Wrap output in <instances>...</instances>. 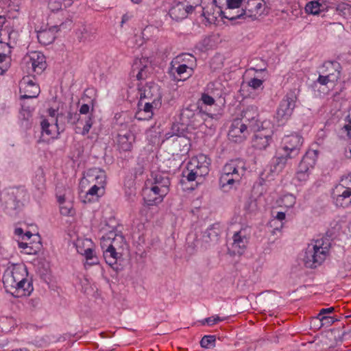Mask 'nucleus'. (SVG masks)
<instances>
[{
    "mask_svg": "<svg viewBox=\"0 0 351 351\" xmlns=\"http://www.w3.org/2000/svg\"><path fill=\"white\" fill-rule=\"evenodd\" d=\"M173 135H178L176 133H173V134H171L170 136H173Z\"/></svg>",
    "mask_w": 351,
    "mask_h": 351,
    "instance_id": "69168bd1",
    "label": "nucleus"
},
{
    "mask_svg": "<svg viewBox=\"0 0 351 351\" xmlns=\"http://www.w3.org/2000/svg\"><path fill=\"white\" fill-rule=\"evenodd\" d=\"M195 70L191 69L187 66H183L175 61L171 60L170 63L169 73L175 80L184 81L194 74Z\"/></svg>",
    "mask_w": 351,
    "mask_h": 351,
    "instance_id": "5701e85b",
    "label": "nucleus"
},
{
    "mask_svg": "<svg viewBox=\"0 0 351 351\" xmlns=\"http://www.w3.org/2000/svg\"><path fill=\"white\" fill-rule=\"evenodd\" d=\"M350 152L351 153V149H350Z\"/></svg>",
    "mask_w": 351,
    "mask_h": 351,
    "instance_id": "774afa93",
    "label": "nucleus"
},
{
    "mask_svg": "<svg viewBox=\"0 0 351 351\" xmlns=\"http://www.w3.org/2000/svg\"><path fill=\"white\" fill-rule=\"evenodd\" d=\"M75 245L77 252L84 256L86 262L84 263V266L93 265L98 263L97 257L95 256V252L93 250V243L89 239H77L75 243Z\"/></svg>",
    "mask_w": 351,
    "mask_h": 351,
    "instance_id": "4468645a",
    "label": "nucleus"
},
{
    "mask_svg": "<svg viewBox=\"0 0 351 351\" xmlns=\"http://www.w3.org/2000/svg\"><path fill=\"white\" fill-rule=\"evenodd\" d=\"M140 100L154 102L155 106H161L162 94L160 86L153 82L146 84L138 88Z\"/></svg>",
    "mask_w": 351,
    "mask_h": 351,
    "instance_id": "2eb2a0df",
    "label": "nucleus"
},
{
    "mask_svg": "<svg viewBox=\"0 0 351 351\" xmlns=\"http://www.w3.org/2000/svg\"><path fill=\"white\" fill-rule=\"evenodd\" d=\"M341 66L337 61L328 60L324 62L322 65V73L332 78V83L337 82L340 77L341 72Z\"/></svg>",
    "mask_w": 351,
    "mask_h": 351,
    "instance_id": "a878e982",
    "label": "nucleus"
},
{
    "mask_svg": "<svg viewBox=\"0 0 351 351\" xmlns=\"http://www.w3.org/2000/svg\"><path fill=\"white\" fill-rule=\"evenodd\" d=\"M3 62H10V58L6 55L0 53V64Z\"/></svg>",
    "mask_w": 351,
    "mask_h": 351,
    "instance_id": "5fc2aeb1",
    "label": "nucleus"
},
{
    "mask_svg": "<svg viewBox=\"0 0 351 351\" xmlns=\"http://www.w3.org/2000/svg\"><path fill=\"white\" fill-rule=\"evenodd\" d=\"M131 1L134 3H139L141 1V0H131Z\"/></svg>",
    "mask_w": 351,
    "mask_h": 351,
    "instance_id": "0e129e2a",
    "label": "nucleus"
},
{
    "mask_svg": "<svg viewBox=\"0 0 351 351\" xmlns=\"http://www.w3.org/2000/svg\"><path fill=\"white\" fill-rule=\"evenodd\" d=\"M263 82L264 80L258 79L256 77L251 78L247 82V86L250 88H252L253 90H257L258 88L263 89Z\"/></svg>",
    "mask_w": 351,
    "mask_h": 351,
    "instance_id": "c03bdc74",
    "label": "nucleus"
},
{
    "mask_svg": "<svg viewBox=\"0 0 351 351\" xmlns=\"http://www.w3.org/2000/svg\"><path fill=\"white\" fill-rule=\"evenodd\" d=\"M10 62H3L0 64V75H3L10 67Z\"/></svg>",
    "mask_w": 351,
    "mask_h": 351,
    "instance_id": "864d4df0",
    "label": "nucleus"
},
{
    "mask_svg": "<svg viewBox=\"0 0 351 351\" xmlns=\"http://www.w3.org/2000/svg\"><path fill=\"white\" fill-rule=\"evenodd\" d=\"M60 213L65 216L73 215L74 211L73 210L72 204L70 202L64 203L60 206Z\"/></svg>",
    "mask_w": 351,
    "mask_h": 351,
    "instance_id": "a18cd8bd",
    "label": "nucleus"
},
{
    "mask_svg": "<svg viewBox=\"0 0 351 351\" xmlns=\"http://www.w3.org/2000/svg\"><path fill=\"white\" fill-rule=\"evenodd\" d=\"M38 41L45 45L50 44L54 40V36L50 31L44 30L39 32L38 33Z\"/></svg>",
    "mask_w": 351,
    "mask_h": 351,
    "instance_id": "a19ab883",
    "label": "nucleus"
},
{
    "mask_svg": "<svg viewBox=\"0 0 351 351\" xmlns=\"http://www.w3.org/2000/svg\"><path fill=\"white\" fill-rule=\"evenodd\" d=\"M151 70V62L147 58H136L134 60L132 73L138 80L145 79Z\"/></svg>",
    "mask_w": 351,
    "mask_h": 351,
    "instance_id": "412c9836",
    "label": "nucleus"
},
{
    "mask_svg": "<svg viewBox=\"0 0 351 351\" xmlns=\"http://www.w3.org/2000/svg\"><path fill=\"white\" fill-rule=\"evenodd\" d=\"M252 130H250L247 123L240 119H234L228 132V138L235 143H241L247 138Z\"/></svg>",
    "mask_w": 351,
    "mask_h": 351,
    "instance_id": "dca6fc26",
    "label": "nucleus"
},
{
    "mask_svg": "<svg viewBox=\"0 0 351 351\" xmlns=\"http://www.w3.org/2000/svg\"><path fill=\"white\" fill-rule=\"evenodd\" d=\"M32 236V234L30 232H27L26 233H25L23 235V239H29L31 238V237Z\"/></svg>",
    "mask_w": 351,
    "mask_h": 351,
    "instance_id": "13d9d810",
    "label": "nucleus"
},
{
    "mask_svg": "<svg viewBox=\"0 0 351 351\" xmlns=\"http://www.w3.org/2000/svg\"><path fill=\"white\" fill-rule=\"evenodd\" d=\"M135 141V135L130 130L119 132L115 137V144L120 152H130Z\"/></svg>",
    "mask_w": 351,
    "mask_h": 351,
    "instance_id": "4be33fe9",
    "label": "nucleus"
},
{
    "mask_svg": "<svg viewBox=\"0 0 351 351\" xmlns=\"http://www.w3.org/2000/svg\"><path fill=\"white\" fill-rule=\"evenodd\" d=\"M317 82L322 85H327L329 82L332 83V78L328 77L327 75L323 73L322 75H319Z\"/></svg>",
    "mask_w": 351,
    "mask_h": 351,
    "instance_id": "de8ad7c7",
    "label": "nucleus"
},
{
    "mask_svg": "<svg viewBox=\"0 0 351 351\" xmlns=\"http://www.w3.org/2000/svg\"><path fill=\"white\" fill-rule=\"evenodd\" d=\"M172 60L183 66H187L191 69L195 70L197 67V60L195 56L190 53H182L175 57Z\"/></svg>",
    "mask_w": 351,
    "mask_h": 351,
    "instance_id": "2f4dec72",
    "label": "nucleus"
},
{
    "mask_svg": "<svg viewBox=\"0 0 351 351\" xmlns=\"http://www.w3.org/2000/svg\"><path fill=\"white\" fill-rule=\"evenodd\" d=\"M15 234L19 236L23 235V230L22 228H16L15 230Z\"/></svg>",
    "mask_w": 351,
    "mask_h": 351,
    "instance_id": "052dcab7",
    "label": "nucleus"
},
{
    "mask_svg": "<svg viewBox=\"0 0 351 351\" xmlns=\"http://www.w3.org/2000/svg\"><path fill=\"white\" fill-rule=\"evenodd\" d=\"M227 317H221L218 315H213L210 317H207L202 321V324H207L208 326H213L219 322L224 321Z\"/></svg>",
    "mask_w": 351,
    "mask_h": 351,
    "instance_id": "49530a36",
    "label": "nucleus"
},
{
    "mask_svg": "<svg viewBox=\"0 0 351 351\" xmlns=\"http://www.w3.org/2000/svg\"><path fill=\"white\" fill-rule=\"evenodd\" d=\"M99 178V186L94 184L90 186V188L84 195V199L82 200L84 203H90L93 202H96L99 199L100 197L104 195L105 193L106 186H103L102 185H101V184H102L101 181H103V177H100Z\"/></svg>",
    "mask_w": 351,
    "mask_h": 351,
    "instance_id": "c756f323",
    "label": "nucleus"
},
{
    "mask_svg": "<svg viewBox=\"0 0 351 351\" xmlns=\"http://www.w3.org/2000/svg\"><path fill=\"white\" fill-rule=\"evenodd\" d=\"M217 0H213V3L203 8L202 16L206 19L209 23H215L217 18L222 14V10L215 7Z\"/></svg>",
    "mask_w": 351,
    "mask_h": 351,
    "instance_id": "7c9ffc66",
    "label": "nucleus"
},
{
    "mask_svg": "<svg viewBox=\"0 0 351 351\" xmlns=\"http://www.w3.org/2000/svg\"><path fill=\"white\" fill-rule=\"evenodd\" d=\"M285 219V213L284 212H278L276 215L272 219L269 225L271 227H274L272 230V234H275L276 231H280L283 227V221Z\"/></svg>",
    "mask_w": 351,
    "mask_h": 351,
    "instance_id": "e433bc0d",
    "label": "nucleus"
},
{
    "mask_svg": "<svg viewBox=\"0 0 351 351\" xmlns=\"http://www.w3.org/2000/svg\"><path fill=\"white\" fill-rule=\"evenodd\" d=\"M325 136H326V132L323 130H319L317 133V136L319 138L323 139Z\"/></svg>",
    "mask_w": 351,
    "mask_h": 351,
    "instance_id": "4d7b16f0",
    "label": "nucleus"
},
{
    "mask_svg": "<svg viewBox=\"0 0 351 351\" xmlns=\"http://www.w3.org/2000/svg\"><path fill=\"white\" fill-rule=\"evenodd\" d=\"M250 237V230L247 226L242 227L239 230L234 233L232 247L235 253L242 254L245 252Z\"/></svg>",
    "mask_w": 351,
    "mask_h": 351,
    "instance_id": "f3484780",
    "label": "nucleus"
},
{
    "mask_svg": "<svg viewBox=\"0 0 351 351\" xmlns=\"http://www.w3.org/2000/svg\"><path fill=\"white\" fill-rule=\"evenodd\" d=\"M79 112L80 114L69 113L68 122L75 125V133L85 136L89 132L93 124V115L92 114H89L90 107L88 104L82 105Z\"/></svg>",
    "mask_w": 351,
    "mask_h": 351,
    "instance_id": "39448f33",
    "label": "nucleus"
},
{
    "mask_svg": "<svg viewBox=\"0 0 351 351\" xmlns=\"http://www.w3.org/2000/svg\"><path fill=\"white\" fill-rule=\"evenodd\" d=\"M254 132L252 138V145L258 149H265L271 143L272 141L273 131L271 128H257Z\"/></svg>",
    "mask_w": 351,
    "mask_h": 351,
    "instance_id": "aec40b11",
    "label": "nucleus"
},
{
    "mask_svg": "<svg viewBox=\"0 0 351 351\" xmlns=\"http://www.w3.org/2000/svg\"><path fill=\"white\" fill-rule=\"evenodd\" d=\"M243 1L244 0H226L227 7L222 12L223 16L230 21L238 19L237 13L243 9L241 8Z\"/></svg>",
    "mask_w": 351,
    "mask_h": 351,
    "instance_id": "c85d7f7f",
    "label": "nucleus"
},
{
    "mask_svg": "<svg viewBox=\"0 0 351 351\" xmlns=\"http://www.w3.org/2000/svg\"><path fill=\"white\" fill-rule=\"evenodd\" d=\"M160 106H155L154 102H149V101L139 100L135 117L141 121L149 120L153 117L154 110L159 108Z\"/></svg>",
    "mask_w": 351,
    "mask_h": 351,
    "instance_id": "b1692460",
    "label": "nucleus"
},
{
    "mask_svg": "<svg viewBox=\"0 0 351 351\" xmlns=\"http://www.w3.org/2000/svg\"><path fill=\"white\" fill-rule=\"evenodd\" d=\"M258 116V108L256 106H250L243 111L242 119L240 120L247 123L250 130H256L259 128Z\"/></svg>",
    "mask_w": 351,
    "mask_h": 351,
    "instance_id": "393cba45",
    "label": "nucleus"
},
{
    "mask_svg": "<svg viewBox=\"0 0 351 351\" xmlns=\"http://www.w3.org/2000/svg\"><path fill=\"white\" fill-rule=\"evenodd\" d=\"M288 159L290 158L289 157H287L286 154L276 157L274 160L271 171L274 173H279L282 171V169L285 167Z\"/></svg>",
    "mask_w": 351,
    "mask_h": 351,
    "instance_id": "58836bf2",
    "label": "nucleus"
},
{
    "mask_svg": "<svg viewBox=\"0 0 351 351\" xmlns=\"http://www.w3.org/2000/svg\"><path fill=\"white\" fill-rule=\"evenodd\" d=\"M22 67L29 74H40L46 69V59L40 51H31L23 58Z\"/></svg>",
    "mask_w": 351,
    "mask_h": 351,
    "instance_id": "6e6552de",
    "label": "nucleus"
},
{
    "mask_svg": "<svg viewBox=\"0 0 351 351\" xmlns=\"http://www.w3.org/2000/svg\"><path fill=\"white\" fill-rule=\"evenodd\" d=\"M58 202L60 204V206L62 204H64L65 203V199L64 196H59L58 198Z\"/></svg>",
    "mask_w": 351,
    "mask_h": 351,
    "instance_id": "bf43d9fd",
    "label": "nucleus"
},
{
    "mask_svg": "<svg viewBox=\"0 0 351 351\" xmlns=\"http://www.w3.org/2000/svg\"><path fill=\"white\" fill-rule=\"evenodd\" d=\"M332 198L337 207L346 208L351 205V174L342 178L334 187Z\"/></svg>",
    "mask_w": 351,
    "mask_h": 351,
    "instance_id": "0eeeda50",
    "label": "nucleus"
},
{
    "mask_svg": "<svg viewBox=\"0 0 351 351\" xmlns=\"http://www.w3.org/2000/svg\"><path fill=\"white\" fill-rule=\"evenodd\" d=\"M335 311L334 307L322 308L317 315V318L322 322V324H332L336 320L333 317L325 315L326 313H332Z\"/></svg>",
    "mask_w": 351,
    "mask_h": 351,
    "instance_id": "4c0bfd02",
    "label": "nucleus"
},
{
    "mask_svg": "<svg viewBox=\"0 0 351 351\" xmlns=\"http://www.w3.org/2000/svg\"><path fill=\"white\" fill-rule=\"evenodd\" d=\"M42 129V136L45 141L56 138L59 134V130L57 122L49 121L44 119L40 123Z\"/></svg>",
    "mask_w": 351,
    "mask_h": 351,
    "instance_id": "cd10ccee",
    "label": "nucleus"
},
{
    "mask_svg": "<svg viewBox=\"0 0 351 351\" xmlns=\"http://www.w3.org/2000/svg\"><path fill=\"white\" fill-rule=\"evenodd\" d=\"M40 305V300L38 298H32L27 302V306L30 309H35Z\"/></svg>",
    "mask_w": 351,
    "mask_h": 351,
    "instance_id": "8fccbe9b",
    "label": "nucleus"
},
{
    "mask_svg": "<svg viewBox=\"0 0 351 351\" xmlns=\"http://www.w3.org/2000/svg\"><path fill=\"white\" fill-rule=\"evenodd\" d=\"M330 313H326L325 315H328Z\"/></svg>",
    "mask_w": 351,
    "mask_h": 351,
    "instance_id": "338daca9",
    "label": "nucleus"
},
{
    "mask_svg": "<svg viewBox=\"0 0 351 351\" xmlns=\"http://www.w3.org/2000/svg\"><path fill=\"white\" fill-rule=\"evenodd\" d=\"M27 268L22 264H12L4 271L2 281L8 293L16 298L28 296L34 290L27 279Z\"/></svg>",
    "mask_w": 351,
    "mask_h": 351,
    "instance_id": "f257e3e1",
    "label": "nucleus"
},
{
    "mask_svg": "<svg viewBox=\"0 0 351 351\" xmlns=\"http://www.w3.org/2000/svg\"><path fill=\"white\" fill-rule=\"evenodd\" d=\"M199 0H185L184 2H176L169 11L170 16L176 21H180L187 17L199 5Z\"/></svg>",
    "mask_w": 351,
    "mask_h": 351,
    "instance_id": "f8f14e48",
    "label": "nucleus"
},
{
    "mask_svg": "<svg viewBox=\"0 0 351 351\" xmlns=\"http://www.w3.org/2000/svg\"><path fill=\"white\" fill-rule=\"evenodd\" d=\"M297 97L294 91L287 93L280 101L276 111V119L280 125L284 124L292 115Z\"/></svg>",
    "mask_w": 351,
    "mask_h": 351,
    "instance_id": "9d476101",
    "label": "nucleus"
},
{
    "mask_svg": "<svg viewBox=\"0 0 351 351\" xmlns=\"http://www.w3.org/2000/svg\"><path fill=\"white\" fill-rule=\"evenodd\" d=\"M339 135L342 138L351 140V108L345 119L344 125L339 131Z\"/></svg>",
    "mask_w": 351,
    "mask_h": 351,
    "instance_id": "f704fd0d",
    "label": "nucleus"
},
{
    "mask_svg": "<svg viewBox=\"0 0 351 351\" xmlns=\"http://www.w3.org/2000/svg\"><path fill=\"white\" fill-rule=\"evenodd\" d=\"M25 252L26 254H33L34 252H32V248L29 246L28 249L27 250H25Z\"/></svg>",
    "mask_w": 351,
    "mask_h": 351,
    "instance_id": "e2e57ef3",
    "label": "nucleus"
},
{
    "mask_svg": "<svg viewBox=\"0 0 351 351\" xmlns=\"http://www.w3.org/2000/svg\"><path fill=\"white\" fill-rule=\"evenodd\" d=\"M19 87L21 99L36 98L40 93L39 86L30 76L23 77L20 81Z\"/></svg>",
    "mask_w": 351,
    "mask_h": 351,
    "instance_id": "6ab92c4d",
    "label": "nucleus"
},
{
    "mask_svg": "<svg viewBox=\"0 0 351 351\" xmlns=\"http://www.w3.org/2000/svg\"><path fill=\"white\" fill-rule=\"evenodd\" d=\"M316 162L315 152H307L299 163L295 173V179L299 182H305L308 180L310 171L314 168Z\"/></svg>",
    "mask_w": 351,
    "mask_h": 351,
    "instance_id": "ddd939ff",
    "label": "nucleus"
},
{
    "mask_svg": "<svg viewBox=\"0 0 351 351\" xmlns=\"http://www.w3.org/2000/svg\"><path fill=\"white\" fill-rule=\"evenodd\" d=\"M101 249L106 263L110 266L115 265L118 258L122 254V252H119L116 250L108 249V247H101Z\"/></svg>",
    "mask_w": 351,
    "mask_h": 351,
    "instance_id": "72a5a7b5",
    "label": "nucleus"
},
{
    "mask_svg": "<svg viewBox=\"0 0 351 351\" xmlns=\"http://www.w3.org/2000/svg\"><path fill=\"white\" fill-rule=\"evenodd\" d=\"M326 9V3L325 2L320 3L319 1H311L306 3L305 6L306 12L313 15L325 12Z\"/></svg>",
    "mask_w": 351,
    "mask_h": 351,
    "instance_id": "473e14b6",
    "label": "nucleus"
},
{
    "mask_svg": "<svg viewBox=\"0 0 351 351\" xmlns=\"http://www.w3.org/2000/svg\"><path fill=\"white\" fill-rule=\"evenodd\" d=\"M245 171V164L242 160H232L227 162L219 178L220 186L222 189H231L234 184H239Z\"/></svg>",
    "mask_w": 351,
    "mask_h": 351,
    "instance_id": "7ed1b4c3",
    "label": "nucleus"
},
{
    "mask_svg": "<svg viewBox=\"0 0 351 351\" xmlns=\"http://www.w3.org/2000/svg\"><path fill=\"white\" fill-rule=\"evenodd\" d=\"M72 4L73 0H49L48 7L52 12H56L70 7Z\"/></svg>",
    "mask_w": 351,
    "mask_h": 351,
    "instance_id": "c9c22d12",
    "label": "nucleus"
},
{
    "mask_svg": "<svg viewBox=\"0 0 351 351\" xmlns=\"http://www.w3.org/2000/svg\"><path fill=\"white\" fill-rule=\"evenodd\" d=\"M210 160L205 154H199L192 157L187 163L186 180L189 182L197 180L202 181L204 176L208 174L210 171Z\"/></svg>",
    "mask_w": 351,
    "mask_h": 351,
    "instance_id": "20e7f679",
    "label": "nucleus"
},
{
    "mask_svg": "<svg viewBox=\"0 0 351 351\" xmlns=\"http://www.w3.org/2000/svg\"><path fill=\"white\" fill-rule=\"evenodd\" d=\"M295 197L294 195L291 194H285L277 200V204L280 207L290 208L295 205Z\"/></svg>",
    "mask_w": 351,
    "mask_h": 351,
    "instance_id": "ea45409f",
    "label": "nucleus"
},
{
    "mask_svg": "<svg viewBox=\"0 0 351 351\" xmlns=\"http://www.w3.org/2000/svg\"><path fill=\"white\" fill-rule=\"evenodd\" d=\"M100 177H103V181H101L103 186H106V175L104 170L97 169V168H93L90 169L87 171L86 176L84 177L82 180V183H84L85 182H88V184L92 185H97L99 186V181H100Z\"/></svg>",
    "mask_w": 351,
    "mask_h": 351,
    "instance_id": "bb28decb",
    "label": "nucleus"
},
{
    "mask_svg": "<svg viewBox=\"0 0 351 351\" xmlns=\"http://www.w3.org/2000/svg\"><path fill=\"white\" fill-rule=\"evenodd\" d=\"M193 116V112L192 110H191L189 108L184 109L180 114L181 120L184 122L185 120V118H190L191 117Z\"/></svg>",
    "mask_w": 351,
    "mask_h": 351,
    "instance_id": "3c124183",
    "label": "nucleus"
},
{
    "mask_svg": "<svg viewBox=\"0 0 351 351\" xmlns=\"http://www.w3.org/2000/svg\"><path fill=\"white\" fill-rule=\"evenodd\" d=\"M125 245L123 236L114 231H110L103 236L101 239V247H108V249L116 250L122 252Z\"/></svg>",
    "mask_w": 351,
    "mask_h": 351,
    "instance_id": "a211bd4d",
    "label": "nucleus"
},
{
    "mask_svg": "<svg viewBox=\"0 0 351 351\" xmlns=\"http://www.w3.org/2000/svg\"><path fill=\"white\" fill-rule=\"evenodd\" d=\"M18 245H19V248L24 250L28 249L29 247V244L25 242H19Z\"/></svg>",
    "mask_w": 351,
    "mask_h": 351,
    "instance_id": "6e6d98bb",
    "label": "nucleus"
},
{
    "mask_svg": "<svg viewBox=\"0 0 351 351\" xmlns=\"http://www.w3.org/2000/svg\"><path fill=\"white\" fill-rule=\"evenodd\" d=\"M169 185L170 180L167 177L156 175L152 186L143 189V195L145 204L154 206L161 203L169 191Z\"/></svg>",
    "mask_w": 351,
    "mask_h": 351,
    "instance_id": "f03ea898",
    "label": "nucleus"
},
{
    "mask_svg": "<svg viewBox=\"0 0 351 351\" xmlns=\"http://www.w3.org/2000/svg\"><path fill=\"white\" fill-rule=\"evenodd\" d=\"M129 19H130V16H129L128 14H124V15L122 16V21H121V23H125L126 21H128Z\"/></svg>",
    "mask_w": 351,
    "mask_h": 351,
    "instance_id": "680f3d73",
    "label": "nucleus"
},
{
    "mask_svg": "<svg viewBox=\"0 0 351 351\" xmlns=\"http://www.w3.org/2000/svg\"><path fill=\"white\" fill-rule=\"evenodd\" d=\"M266 3L264 0H248L245 8L237 12L239 19L255 21L266 14Z\"/></svg>",
    "mask_w": 351,
    "mask_h": 351,
    "instance_id": "1a4fd4ad",
    "label": "nucleus"
},
{
    "mask_svg": "<svg viewBox=\"0 0 351 351\" xmlns=\"http://www.w3.org/2000/svg\"><path fill=\"white\" fill-rule=\"evenodd\" d=\"M328 248L324 246V241L317 239L308 244L304 257V263L306 267L316 268L319 266L326 258Z\"/></svg>",
    "mask_w": 351,
    "mask_h": 351,
    "instance_id": "423d86ee",
    "label": "nucleus"
},
{
    "mask_svg": "<svg viewBox=\"0 0 351 351\" xmlns=\"http://www.w3.org/2000/svg\"><path fill=\"white\" fill-rule=\"evenodd\" d=\"M304 142L303 137L298 133L285 135L281 142V149L285 154L293 158L298 156Z\"/></svg>",
    "mask_w": 351,
    "mask_h": 351,
    "instance_id": "9b49d317",
    "label": "nucleus"
},
{
    "mask_svg": "<svg viewBox=\"0 0 351 351\" xmlns=\"http://www.w3.org/2000/svg\"><path fill=\"white\" fill-rule=\"evenodd\" d=\"M215 340L214 335H205L200 341V345L202 348H210L215 346Z\"/></svg>",
    "mask_w": 351,
    "mask_h": 351,
    "instance_id": "37998d69",
    "label": "nucleus"
},
{
    "mask_svg": "<svg viewBox=\"0 0 351 351\" xmlns=\"http://www.w3.org/2000/svg\"><path fill=\"white\" fill-rule=\"evenodd\" d=\"M219 230L215 226H212L207 229L205 232V237H208L210 241L217 242L219 237Z\"/></svg>",
    "mask_w": 351,
    "mask_h": 351,
    "instance_id": "79ce46f5",
    "label": "nucleus"
},
{
    "mask_svg": "<svg viewBox=\"0 0 351 351\" xmlns=\"http://www.w3.org/2000/svg\"><path fill=\"white\" fill-rule=\"evenodd\" d=\"M202 102L208 106H212L215 104V99L211 96L207 94H203L201 98Z\"/></svg>",
    "mask_w": 351,
    "mask_h": 351,
    "instance_id": "09e8293b",
    "label": "nucleus"
},
{
    "mask_svg": "<svg viewBox=\"0 0 351 351\" xmlns=\"http://www.w3.org/2000/svg\"><path fill=\"white\" fill-rule=\"evenodd\" d=\"M49 118L48 119L49 121L51 122H58V113L55 109L49 108Z\"/></svg>",
    "mask_w": 351,
    "mask_h": 351,
    "instance_id": "603ef678",
    "label": "nucleus"
}]
</instances>
